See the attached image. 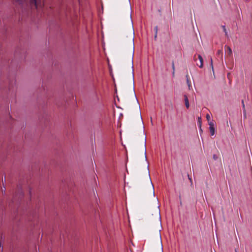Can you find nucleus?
I'll use <instances>...</instances> for the list:
<instances>
[{"label":"nucleus","mask_w":252,"mask_h":252,"mask_svg":"<svg viewBox=\"0 0 252 252\" xmlns=\"http://www.w3.org/2000/svg\"><path fill=\"white\" fill-rule=\"evenodd\" d=\"M14 2L25 9L31 8H38L42 6L41 0H13Z\"/></svg>","instance_id":"obj_1"},{"label":"nucleus","mask_w":252,"mask_h":252,"mask_svg":"<svg viewBox=\"0 0 252 252\" xmlns=\"http://www.w3.org/2000/svg\"><path fill=\"white\" fill-rule=\"evenodd\" d=\"M126 52H127L129 62L132 65L133 58L134 52V39L132 36L131 37L128 47Z\"/></svg>","instance_id":"obj_2"},{"label":"nucleus","mask_w":252,"mask_h":252,"mask_svg":"<svg viewBox=\"0 0 252 252\" xmlns=\"http://www.w3.org/2000/svg\"><path fill=\"white\" fill-rule=\"evenodd\" d=\"M194 61L196 62V65L199 67H203V58L200 55H195L194 56Z\"/></svg>","instance_id":"obj_3"},{"label":"nucleus","mask_w":252,"mask_h":252,"mask_svg":"<svg viewBox=\"0 0 252 252\" xmlns=\"http://www.w3.org/2000/svg\"><path fill=\"white\" fill-rule=\"evenodd\" d=\"M184 98H185L184 100H185L186 107H187V108L188 109L189 107V104L188 98L186 95H184Z\"/></svg>","instance_id":"obj_4"},{"label":"nucleus","mask_w":252,"mask_h":252,"mask_svg":"<svg viewBox=\"0 0 252 252\" xmlns=\"http://www.w3.org/2000/svg\"><path fill=\"white\" fill-rule=\"evenodd\" d=\"M15 83H16V81L15 80H13L10 82L9 85L8 87V89L9 90H11L13 88L14 85L15 84Z\"/></svg>","instance_id":"obj_5"},{"label":"nucleus","mask_w":252,"mask_h":252,"mask_svg":"<svg viewBox=\"0 0 252 252\" xmlns=\"http://www.w3.org/2000/svg\"><path fill=\"white\" fill-rule=\"evenodd\" d=\"M150 193L152 195H155V191H154V188L152 182H151V187H150Z\"/></svg>","instance_id":"obj_6"},{"label":"nucleus","mask_w":252,"mask_h":252,"mask_svg":"<svg viewBox=\"0 0 252 252\" xmlns=\"http://www.w3.org/2000/svg\"><path fill=\"white\" fill-rule=\"evenodd\" d=\"M226 48L227 49V52L228 55L229 56H231L232 55V51L231 49L229 46H226Z\"/></svg>","instance_id":"obj_7"},{"label":"nucleus","mask_w":252,"mask_h":252,"mask_svg":"<svg viewBox=\"0 0 252 252\" xmlns=\"http://www.w3.org/2000/svg\"><path fill=\"white\" fill-rule=\"evenodd\" d=\"M209 129L211 135H214L215 134V127H209Z\"/></svg>","instance_id":"obj_8"},{"label":"nucleus","mask_w":252,"mask_h":252,"mask_svg":"<svg viewBox=\"0 0 252 252\" xmlns=\"http://www.w3.org/2000/svg\"><path fill=\"white\" fill-rule=\"evenodd\" d=\"M186 78H187V82L189 88V89H190V87L191 86V83L189 81V75H186Z\"/></svg>","instance_id":"obj_9"},{"label":"nucleus","mask_w":252,"mask_h":252,"mask_svg":"<svg viewBox=\"0 0 252 252\" xmlns=\"http://www.w3.org/2000/svg\"><path fill=\"white\" fill-rule=\"evenodd\" d=\"M217 55H218V56H220V55L221 57H222V51L220 50H218V52H217Z\"/></svg>","instance_id":"obj_10"},{"label":"nucleus","mask_w":252,"mask_h":252,"mask_svg":"<svg viewBox=\"0 0 252 252\" xmlns=\"http://www.w3.org/2000/svg\"><path fill=\"white\" fill-rule=\"evenodd\" d=\"M209 127H215V125H214V123L212 122H209Z\"/></svg>","instance_id":"obj_11"},{"label":"nucleus","mask_w":252,"mask_h":252,"mask_svg":"<svg viewBox=\"0 0 252 252\" xmlns=\"http://www.w3.org/2000/svg\"><path fill=\"white\" fill-rule=\"evenodd\" d=\"M172 69L173 70V75H174V73H175V65H174V62L172 63Z\"/></svg>","instance_id":"obj_12"},{"label":"nucleus","mask_w":252,"mask_h":252,"mask_svg":"<svg viewBox=\"0 0 252 252\" xmlns=\"http://www.w3.org/2000/svg\"><path fill=\"white\" fill-rule=\"evenodd\" d=\"M188 177L189 180L190 181V185H191V186H192V181L191 178L189 177V174H188Z\"/></svg>","instance_id":"obj_13"},{"label":"nucleus","mask_w":252,"mask_h":252,"mask_svg":"<svg viewBox=\"0 0 252 252\" xmlns=\"http://www.w3.org/2000/svg\"><path fill=\"white\" fill-rule=\"evenodd\" d=\"M129 24L130 25V26H132V19H131V16H130L129 18Z\"/></svg>","instance_id":"obj_14"},{"label":"nucleus","mask_w":252,"mask_h":252,"mask_svg":"<svg viewBox=\"0 0 252 252\" xmlns=\"http://www.w3.org/2000/svg\"><path fill=\"white\" fill-rule=\"evenodd\" d=\"M222 27L223 28V30L224 32L225 33V35H227V32H226V30L225 29V26H222Z\"/></svg>","instance_id":"obj_15"},{"label":"nucleus","mask_w":252,"mask_h":252,"mask_svg":"<svg viewBox=\"0 0 252 252\" xmlns=\"http://www.w3.org/2000/svg\"><path fill=\"white\" fill-rule=\"evenodd\" d=\"M206 119H207V120L208 121H209L210 120V119H211V117H210V116L209 115V114H207V115H206Z\"/></svg>","instance_id":"obj_16"},{"label":"nucleus","mask_w":252,"mask_h":252,"mask_svg":"<svg viewBox=\"0 0 252 252\" xmlns=\"http://www.w3.org/2000/svg\"><path fill=\"white\" fill-rule=\"evenodd\" d=\"M213 158L214 160H217L218 158V157L215 154L213 155Z\"/></svg>","instance_id":"obj_17"},{"label":"nucleus","mask_w":252,"mask_h":252,"mask_svg":"<svg viewBox=\"0 0 252 252\" xmlns=\"http://www.w3.org/2000/svg\"><path fill=\"white\" fill-rule=\"evenodd\" d=\"M155 31H156V34H157L158 30V27H157V26L155 27Z\"/></svg>","instance_id":"obj_18"},{"label":"nucleus","mask_w":252,"mask_h":252,"mask_svg":"<svg viewBox=\"0 0 252 252\" xmlns=\"http://www.w3.org/2000/svg\"><path fill=\"white\" fill-rule=\"evenodd\" d=\"M242 104H243V110H244L245 109V105H244V101L243 100H242Z\"/></svg>","instance_id":"obj_19"},{"label":"nucleus","mask_w":252,"mask_h":252,"mask_svg":"<svg viewBox=\"0 0 252 252\" xmlns=\"http://www.w3.org/2000/svg\"><path fill=\"white\" fill-rule=\"evenodd\" d=\"M243 111H244V117H245V118H246V110H245V109H244V110H243Z\"/></svg>","instance_id":"obj_20"},{"label":"nucleus","mask_w":252,"mask_h":252,"mask_svg":"<svg viewBox=\"0 0 252 252\" xmlns=\"http://www.w3.org/2000/svg\"><path fill=\"white\" fill-rule=\"evenodd\" d=\"M198 122L200 123L201 122V117H198Z\"/></svg>","instance_id":"obj_21"},{"label":"nucleus","mask_w":252,"mask_h":252,"mask_svg":"<svg viewBox=\"0 0 252 252\" xmlns=\"http://www.w3.org/2000/svg\"><path fill=\"white\" fill-rule=\"evenodd\" d=\"M133 78H134V75H133V73L132 72V81H133Z\"/></svg>","instance_id":"obj_22"},{"label":"nucleus","mask_w":252,"mask_h":252,"mask_svg":"<svg viewBox=\"0 0 252 252\" xmlns=\"http://www.w3.org/2000/svg\"><path fill=\"white\" fill-rule=\"evenodd\" d=\"M230 75V72H229V73H227V77H228V78H229V77Z\"/></svg>","instance_id":"obj_23"},{"label":"nucleus","mask_w":252,"mask_h":252,"mask_svg":"<svg viewBox=\"0 0 252 252\" xmlns=\"http://www.w3.org/2000/svg\"><path fill=\"white\" fill-rule=\"evenodd\" d=\"M211 64L213 66V62H212V59H211Z\"/></svg>","instance_id":"obj_24"},{"label":"nucleus","mask_w":252,"mask_h":252,"mask_svg":"<svg viewBox=\"0 0 252 252\" xmlns=\"http://www.w3.org/2000/svg\"><path fill=\"white\" fill-rule=\"evenodd\" d=\"M144 148H145V142H144Z\"/></svg>","instance_id":"obj_25"},{"label":"nucleus","mask_w":252,"mask_h":252,"mask_svg":"<svg viewBox=\"0 0 252 252\" xmlns=\"http://www.w3.org/2000/svg\"><path fill=\"white\" fill-rule=\"evenodd\" d=\"M157 34L156 33L155 36V38H156L157 37Z\"/></svg>","instance_id":"obj_26"},{"label":"nucleus","mask_w":252,"mask_h":252,"mask_svg":"<svg viewBox=\"0 0 252 252\" xmlns=\"http://www.w3.org/2000/svg\"><path fill=\"white\" fill-rule=\"evenodd\" d=\"M131 29H132V32H133V27H131Z\"/></svg>","instance_id":"obj_27"},{"label":"nucleus","mask_w":252,"mask_h":252,"mask_svg":"<svg viewBox=\"0 0 252 252\" xmlns=\"http://www.w3.org/2000/svg\"><path fill=\"white\" fill-rule=\"evenodd\" d=\"M144 154H146V151L145 150L144 151Z\"/></svg>","instance_id":"obj_28"},{"label":"nucleus","mask_w":252,"mask_h":252,"mask_svg":"<svg viewBox=\"0 0 252 252\" xmlns=\"http://www.w3.org/2000/svg\"><path fill=\"white\" fill-rule=\"evenodd\" d=\"M235 252H237L236 250H235Z\"/></svg>","instance_id":"obj_29"}]
</instances>
